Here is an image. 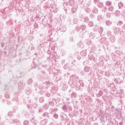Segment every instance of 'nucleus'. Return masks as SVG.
Here are the masks:
<instances>
[{
  "mask_svg": "<svg viewBox=\"0 0 125 125\" xmlns=\"http://www.w3.org/2000/svg\"><path fill=\"white\" fill-rule=\"evenodd\" d=\"M46 123H47V120H44L42 121L40 123V124H41V125H46Z\"/></svg>",
  "mask_w": 125,
  "mask_h": 125,
  "instance_id": "f257e3e1",
  "label": "nucleus"
},
{
  "mask_svg": "<svg viewBox=\"0 0 125 125\" xmlns=\"http://www.w3.org/2000/svg\"><path fill=\"white\" fill-rule=\"evenodd\" d=\"M77 97V94L75 92H73L71 94V98H76Z\"/></svg>",
  "mask_w": 125,
  "mask_h": 125,
  "instance_id": "f03ea898",
  "label": "nucleus"
},
{
  "mask_svg": "<svg viewBox=\"0 0 125 125\" xmlns=\"http://www.w3.org/2000/svg\"><path fill=\"white\" fill-rule=\"evenodd\" d=\"M98 30L99 33H100V34H102V32H103V28H102V27H100Z\"/></svg>",
  "mask_w": 125,
  "mask_h": 125,
  "instance_id": "7ed1b4c3",
  "label": "nucleus"
},
{
  "mask_svg": "<svg viewBox=\"0 0 125 125\" xmlns=\"http://www.w3.org/2000/svg\"><path fill=\"white\" fill-rule=\"evenodd\" d=\"M105 4L107 5V6H110V5L112 4V2L109 1H107L105 2Z\"/></svg>",
  "mask_w": 125,
  "mask_h": 125,
  "instance_id": "20e7f679",
  "label": "nucleus"
},
{
  "mask_svg": "<svg viewBox=\"0 0 125 125\" xmlns=\"http://www.w3.org/2000/svg\"><path fill=\"white\" fill-rule=\"evenodd\" d=\"M109 11H113L114 10V7L113 6H111L108 8Z\"/></svg>",
  "mask_w": 125,
  "mask_h": 125,
  "instance_id": "39448f33",
  "label": "nucleus"
},
{
  "mask_svg": "<svg viewBox=\"0 0 125 125\" xmlns=\"http://www.w3.org/2000/svg\"><path fill=\"white\" fill-rule=\"evenodd\" d=\"M106 24L107 26H110V25H111V24H112V22H111L110 21H106Z\"/></svg>",
  "mask_w": 125,
  "mask_h": 125,
  "instance_id": "423d86ee",
  "label": "nucleus"
},
{
  "mask_svg": "<svg viewBox=\"0 0 125 125\" xmlns=\"http://www.w3.org/2000/svg\"><path fill=\"white\" fill-rule=\"evenodd\" d=\"M84 71L86 73L89 71V67L86 66L84 68Z\"/></svg>",
  "mask_w": 125,
  "mask_h": 125,
  "instance_id": "0eeeda50",
  "label": "nucleus"
},
{
  "mask_svg": "<svg viewBox=\"0 0 125 125\" xmlns=\"http://www.w3.org/2000/svg\"><path fill=\"white\" fill-rule=\"evenodd\" d=\"M86 28V26H85V25H81V29H82V30H83H83H85Z\"/></svg>",
  "mask_w": 125,
  "mask_h": 125,
  "instance_id": "6e6552de",
  "label": "nucleus"
},
{
  "mask_svg": "<svg viewBox=\"0 0 125 125\" xmlns=\"http://www.w3.org/2000/svg\"><path fill=\"white\" fill-rule=\"evenodd\" d=\"M33 83V80L32 79H29L27 81V83L28 84H31Z\"/></svg>",
  "mask_w": 125,
  "mask_h": 125,
  "instance_id": "1a4fd4ad",
  "label": "nucleus"
},
{
  "mask_svg": "<svg viewBox=\"0 0 125 125\" xmlns=\"http://www.w3.org/2000/svg\"><path fill=\"white\" fill-rule=\"evenodd\" d=\"M118 5L119 8H121V7H123V6H124V4H123V3L122 2H120L119 3Z\"/></svg>",
  "mask_w": 125,
  "mask_h": 125,
  "instance_id": "9d476101",
  "label": "nucleus"
},
{
  "mask_svg": "<svg viewBox=\"0 0 125 125\" xmlns=\"http://www.w3.org/2000/svg\"><path fill=\"white\" fill-rule=\"evenodd\" d=\"M88 20H89V19H88V18H87V17H84V22H87L88 21Z\"/></svg>",
  "mask_w": 125,
  "mask_h": 125,
  "instance_id": "9b49d317",
  "label": "nucleus"
},
{
  "mask_svg": "<svg viewBox=\"0 0 125 125\" xmlns=\"http://www.w3.org/2000/svg\"><path fill=\"white\" fill-rule=\"evenodd\" d=\"M88 25L90 27H92L93 26V22L92 21H89Z\"/></svg>",
  "mask_w": 125,
  "mask_h": 125,
  "instance_id": "f8f14e48",
  "label": "nucleus"
},
{
  "mask_svg": "<svg viewBox=\"0 0 125 125\" xmlns=\"http://www.w3.org/2000/svg\"><path fill=\"white\" fill-rule=\"evenodd\" d=\"M24 125H29V122L28 121H24L23 122Z\"/></svg>",
  "mask_w": 125,
  "mask_h": 125,
  "instance_id": "ddd939ff",
  "label": "nucleus"
},
{
  "mask_svg": "<svg viewBox=\"0 0 125 125\" xmlns=\"http://www.w3.org/2000/svg\"><path fill=\"white\" fill-rule=\"evenodd\" d=\"M39 101L40 102H41L42 103V102H43V101H44L43 98H42V97L40 98L39 99Z\"/></svg>",
  "mask_w": 125,
  "mask_h": 125,
  "instance_id": "4468645a",
  "label": "nucleus"
},
{
  "mask_svg": "<svg viewBox=\"0 0 125 125\" xmlns=\"http://www.w3.org/2000/svg\"><path fill=\"white\" fill-rule=\"evenodd\" d=\"M54 117L55 118V119H57V118H58V115L54 114Z\"/></svg>",
  "mask_w": 125,
  "mask_h": 125,
  "instance_id": "2eb2a0df",
  "label": "nucleus"
},
{
  "mask_svg": "<svg viewBox=\"0 0 125 125\" xmlns=\"http://www.w3.org/2000/svg\"><path fill=\"white\" fill-rule=\"evenodd\" d=\"M86 12H88V13H89V12H90V9H89V8L86 9Z\"/></svg>",
  "mask_w": 125,
  "mask_h": 125,
  "instance_id": "dca6fc26",
  "label": "nucleus"
},
{
  "mask_svg": "<svg viewBox=\"0 0 125 125\" xmlns=\"http://www.w3.org/2000/svg\"><path fill=\"white\" fill-rule=\"evenodd\" d=\"M62 109L63 110H66V105H63Z\"/></svg>",
  "mask_w": 125,
  "mask_h": 125,
  "instance_id": "f3484780",
  "label": "nucleus"
},
{
  "mask_svg": "<svg viewBox=\"0 0 125 125\" xmlns=\"http://www.w3.org/2000/svg\"><path fill=\"white\" fill-rule=\"evenodd\" d=\"M46 96H47V97H49V96H50V94H49V93H47V94H46Z\"/></svg>",
  "mask_w": 125,
  "mask_h": 125,
  "instance_id": "a211bd4d",
  "label": "nucleus"
},
{
  "mask_svg": "<svg viewBox=\"0 0 125 125\" xmlns=\"http://www.w3.org/2000/svg\"><path fill=\"white\" fill-rule=\"evenodd\" d=\"M49 104L51 105V106L53 105V103L52 102H50Z\"/></svg>",
  "mask_w": 125,
  "mask_h": 125,
  "instance_id": "6ab92c4d",
  "label": "nucleus"
},
{
  "mask_svg": "<svg viewBox=\"0 0 125 125\" xmlns=\"http://www.w3.org/2000/svg\"><path fill=\"white\" fill-rule=\"evenodd\" d=\"M119 22H120V25H122V24H123V22H122V21H120Z\"/></svg>",
  "mask_w": 125,
  "mask_h": 125,
  "instance_id": "aec40b11",
  "label": "nucleus"
},
{
  "mask_svg": "<svg viewBox=\"0 0 125 125\" xmlns=\"http://www.w3.org/2000/svg\"><path fill=\"white\" fill-rule=\"evenodd\" d=\"M94 13H97V10H96L95 12H93Z\"/></svg>",
  "mask_w": 125,
  "mask_h": 125,
  "instance_id": "412c9836",
  "label": "nucleus"
},
{
  "mask_svg": "<svg viewBox=\"0 0 125 125\" xmlns=\"http://www.w3.org/2000/svg\"><path fill=\"white\" fill-rule=\"evenodd\" d=\"M10 115H11V113H9L8 114V116H10Z\"/></svg>",
  "mask_w": 125,
  "mask_h": 125,
  "instance_id": "4be33fe9",
  "label": "nucleus"
},
{
  "mask_svg": "<svg viewBox=\"0 0 125 125\" xmlns=\"http://www.w3.org/2000/svg\"><path fill=\"white\" fill-rule=\"evenodd\" d=\"M101 6H102L103 5V3H101Z\"/></svg>",
  "mask_w": 125,
  "mask_h": 125,
  "instance_id": "5701e85b",
  "label": "nucleus"
},
{
  "mask_svg": "<svg viewBox=\"0 0 125 125\" xmlns=\"http://www.w3.org/2000/svg\"><path fill=\"white\" fill-rule=\"evenodd\" d=\"M95 1H98V0H95Z\"/></svg>",
  "mask_w": 125,
  "mask_h": 125,
  "instance_id": "b1692460",
  "label": "nucleus"
},
{
  "mask_svg": "<svg viewBox=\"0 0 125 125\" xmlns=\"http://www.w3.org/2000/svg\"><path fill=\"white\" fill-rule=\"evenodd\" d=\"M45 113H44V114H43V116H45Z\"/></svg>",
  "mask_w": 125,
  "mask_h": 125,
  "instance_id": "393cba45",
  "label": "nucleus"
}]
</instances>
